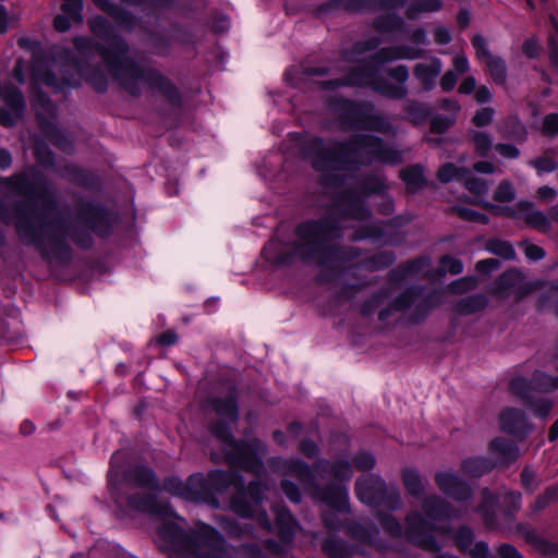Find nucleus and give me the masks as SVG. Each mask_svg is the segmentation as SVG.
Returning a JSON list of instances; mask_svg holds the SVG:
<instances>
[{
    "instance_id": "680f3d73",
    "label": "nucleus",
    "mask_w": 558,
    "mask_h": 558,
    "mask_svg": "<svg viewBox=\"0 0 558 558\" xmlns=\"http://www.w3.org/2000/svg\"><path fill=\"white\" fill-rule=\"evenodd\" d=\"M521 481L523 487L529 492H533L538 486V481L535 473L527 468L522 471Z\"/></svg>"
},
{
    "instance_id": "7ed1b4c3",
    "label": "nucleus",
    "mask_w": 558,
    "mask_h": 558,
    "mask_svg": "<svg viewBox=\"0 0 558 558\" xmlns=\"http://www.w3.org/2000/svg\"><path fill=\"white\" fill-rule=\"evenodd\" d=\"M89 26L94 35L104 43L100 45L89 38L77 37L74 39L76 50L82 56L97 52L109 72L131 95H138L144 86L159 88L166 86V81L157 71L135 63L126 56V44L114 35L106 19L96 16L89 22Z\"/></svg>"
},
{
    "instance_id": "dca6fc26",
    "label": "nucleus",
    "mask_w": 558,
    "mask_h": 558,
    "mask_svg": "<svg viewBox=\"0 0 558 558\" xmlns=\"http://www.w3.org/2000/svg\"><path fill=\"white\" fill-rule=\"evenodd\" d=\"M435 483L438 489L457 501L466 500L472 492L470 486L452 472H438L435 474Z\"/></svg>"
},
{
    "instance_id": "8fccbe9b",
    "label": "nucleus",
    "mask_w": 558,
    "mask_h": 558,
    "mask_svg": "<svg viewBox=\"0 0 558 558\" xmlns=\"http://www.w3.org/2000/svg\"><path fill=\"white\" fill-rule=\"evenodd\" d=\"M472 45L475 49V54L480 61H485L493 54L489 52L486 39L481 35H475L472 38Z\"/></svg>"
},
{
    "instance_id": "f704fd0d",
    "label": "nucleus",
    "mask_w": 558,
    "mask_h": 558,
    "mask_svg": "<svg viewBox=\"0 0 558 558\" xmlns=\"http://www.w3.org/2000/svg\"><path fill=\"white\" fill-rule=\"evenodd\" d=\"M497 498L494 496L488 488H484L482 490V501L477 507V512L481 513L487 525H493V517L490 515V510H493L496 506Z\"/></svg>"
},
{
    "instance_id": "a19ab883",
    "label": "nucleus",
    "mask_w": 558,
    "mask_h": 558,
    "mask_svg": "<svg viewBox=\"0 0 558 558\" xmlns=\"http://www.w3.org/2000/svg\"><path fill=\"white\" fill-rule=\"evenodd\" d=\"M94 3L99 8L101 9L102 11L107 12L109 15H111L112 17H114V20L120 24V25H123L125 27H129L130 26V23H129V20L126 19V16L123 14V12L117 8L116 5H113L112 3H110L109 0H93Z\"/></svg>"
},
{
    "instance_id": "37998d69",
    "label": "nucleus",
    "mask_w": 558,
    "mask_h": 558,
    "mask_svg": "<svg viewBox=\"0 0 558 558\" xmlns=\"http://www.w3.org/2000/svg\"><path fill=\"white\" fill-rule=\"evenodd\" d=\"M61 10L74 22H82L83 0H62Z\"/></svg>"
},
{
    "instance_id": "603ef678",
    "label": "nucleus",
    "mask_w": 558,
    "mask_h": 558,
    "mask_svg": "<svg viewBox=\"0 0 558 558\" xmlns=\"http://www.w3.org/2000/svg\"><path fill=\"white\" fill-rule=\"evenodd\" d=\"M454 211L457 213V215L460 218H462L464 220L480 222V223H487L488 222L487 216H485L484 214L474 211V210H472L470 208L457 207V208H454Z\"/></svg>"
},
{
    "instance_id": "9d476101",
    "label": "nucleus",
    "mask_w": 558,
    "mask_h": 558,
    "mask_svg": "<svg viewBox=\"0 0 558 558\" xmlns=\"http://www.w3.org/2000/svg\"><path fill=\"white\" fill-rule=\"evenodd\" d=\"M356 495L359 499L368 506L397 509L400 504V493L396 486L388 487L380 476L371 474L356 482Z\"/></svg>"
},
{
    "instance_id": "052dcab7",
    "label": "nucleus",
    "mask_w": 558,
    "mask_h": 558,
    "mask_svg": "<svg viewBox=\"0 0 558 558\" xmlns=\"http://www.w3.org/2000/svg\"><path fill=\"white\" fill-rule=\"evenodd\" d=\"M355 468L360 471H367L374 468L375 458L368 452H361L354 458Z\"/></svg>"
},
{
    "instance_id": "412c9836",
    "label": "nucleus",
    "mask_w": 558,
    "mask_h": 558,
    "mask_svg": "<svg viewBox=\"0 0 558 558\" xmlns=\"http://www.w3.org/2000/svg\"><path fill=\"white\" fill-rule=\"evenodd\" d=\"M271 464L286 476L298 478L303 485L308 484L313 477V473L310 468L299 460L286 461L281 459H274Z\"/></svg>"
},
{
    "instance_id": "58836bf2",
    "label": "nucleus",
    "mask_w": 558,
    "mask_h": 558,
    "mask_svg": "<svg viewBox=\"0 0 558 558\" xmlns=\"http://www.w3.org/2000/svg\"><path fill=\"white\" fill-rule=\"evenodd\" d=\"M469 171L464 168H458L453 163L444 165L437 173V178L440 182L448 183L452 180L461 181L464 179Z\"/></svg>"
},
{
    "instance_id": "c756f323",
    "label": "nucleus",
    "mask_w": 558,
    "mask_h": 558,
    "mask_svg": "<svg viewBox=\"0 0 558 558\" xmlns=\"http://www.w3.org/2000/svg\"><path fill=\"white\" fill-rule=\"evenodd\" d=\"M402 180L412 192L425 184L424 171L421 166H411L400 172Z\"/></svg>"
},
{
    "instance_id": "c85d7f7f",
    "label": "nucleus",
    "mask_w": 558,
    "mask_h": 558,
    "mask_svg": "<svg viewBox=\"0 0 558 558\" xmlns=\"http://www.w3.org/2000/svg\"><path fill=\"white\" fill-rule=\"evenodd\" d=\"M465 189L474 196L475 203L483 206V197L488 192V184L485 180L475 178L473 175L465 174L464 179L462 180Z\"/></svg>"
},
{
    "instance_id": "393cba45",
    "label": "nucleus",
    "mask_w": 558,
    "mask_h": 558,
    "mask_svg": "<svg viewBox=\"0 0 558 558\" xmlns=\"http://www.w3.org/2000/svg\"><path fill=\"white\" fill-rule=\"evenodd\" d=\"M316 471L323 476L330 471L332 476L339 481L349 480L352 476L351 465L348 461L339 460L335 464L322 460L317 463Z\"/></svg>"
},
{
    "instance_id": "5fc2aeb1",
    "label": "nucleus",
    "mask_w": 558,
    "mask_h": 558,
    "mask_svg": "<svg viewBox=\"0 0 558 558\" xmlns=\"http://www.w3.org/2000/svg\"><path fill=\"white\" fill-rule=\"evenodd\" d=\"M428 265H429V260L427 258H421V259L414 260L408 265L400 267V269L398 271L401 274V277L407 278V277L418 274V271L423 267L428 266Z\"/></svg>"
},
{
    "instance_id": "9b49d317",
    "label": "nucleus",
    "mask_w": 558,
    "mask_h": 558,
    "mask_svg": "<svg viewBox=\"0 0 558 558\" xmlns=\"http://www.w3.org/2000/svg\"><path fill=\"white\" fill-rule=\"evenodd\" d=\"M545 282L541 280L524 281V276L517 269H510L505 271L495 283V292L500 298H507L514 294L515 299L521 300L536 291L542 289Z\"/></svg>"
},
{
    "instance_id": "2eb2a0df",
    "label": "nucleus",
    "mask_w": 558,
    "mask_h": 558,
    "mask_svg": "<svg viewBox=\"0 0 558 558\" xmlns=\"http://www.w3.org/2000/svg\"><path fill=\"white\" fill-rule=\"evenodd\" d=\"M322 501L330 508L329 512L324 513V522L330 530L340 527L339 521L336 520L338 512L348 510V490L342 484L328 486L319 494Z\"/></svg>"
},
{
    "instance_id": "7c9ffc66",
    "label": "nucleus",
    "mask_w": 558,
    "mask_h": 558,
    "mask_svg": "<svg viewBox=\"0 0 558 558\" xmlns=\"http://www.w3.org/2000/svg\"><path fill=\"white\" fill-rule=\"evenodd\" d=\"M403 20L396 14L379 16L374 22L375 29L383 34L400 32L403 29Z\"/></svg>"
},
{
    "instance_id": "79ce46f5",
    "label": "nucleus",
    "mask_w": 558,
    "mask_h": 558,
    "mask_svg": "<svg viewBox=\"0 0 558 558\" xmlns=\"http://www.w3.org/2000/svg\"><path fill=\"white\" fill-rule=\"evenodd\" d=\"M323 549L331 558H345L349 556V548L344 543L337 539H327L323 545Z\"/></svg>"
},
{
    "instance_id": "cd10ccee",
    "label": "nucleus",
    "mask_w": 558,
    "mask_h": 558,
    "mask_svg": "<svg viewBox=\"0 0 558 558\" xmlns=\"http://www.w3.org/2000/svg\"><path fill=\"white\" fill-rule=\"evenodd\" d=\"M442 8L440 0H418L411 3L407 9V17L416 20L423 13L437 12Z\"/></svg>"
},
{
    "instance_id": "2f4dec72",
    "label": "nucleus",
    "mask_w": 558,
    "mask_h": 558,
    "mask_svg": "<svg viewBox=\"0 0 558 558\" xmlns=\"http://www.w3.org/2000/svg\"><path fill=\"white\" fill-rule=\"evenodd\" d=\"M129 505L131 508L149 513H162L165 510V506H161L157 502L155 498L151 496L137 497L132 496L129 499Z\"/></svg>"
},
{
    "instance_id": "72a5a7b5",
    "label": "nucleus",
    "mask_w": 558,
    "mask_h": 558,
    "mask_svg": "<svg viewBox=\"0 0 558 558\" xmlns=\"http://www.w3.org/2000/svg\"><path fill=\"white\" fill-rule=\"evenodd\" d=\"M487 66L489 74L495 83L504 84L507 78V68L505 61L496 56L488 57L483 61Z\"/></svg>"
},
{
    "instance_id": "423d86ee",
    "label": "nucleus",
    "mask_w": 558,
    "mask_h": 558,
    "mask_svg": "<svg viewBox=\"0 0 558 558\" xmlns=\"http://www.w3.org/2000/svg\"><path fill=\"white\" fill-rule=\"evenodd\" d=\"M213 409L221 422L211 427V433L220 444L223 458L232 465L240 466L253 474L260 476L265 466L262 457L265 453V446L257 439H252L248 444L234 441L229 422H235L238 418L236 393L234 388H230L227 395L211 400Z\"/></svg>"
},
{
    "instance_id": "4be33fe9",
    "label": "nucleus",
    "mask_w": 558,
    "mask_h": 558,
    "mask_svg": "<svg viewBox=\"0 0 558 558\" xmlns=\"http://www.w3.org/2000/svg\"><path fill=\"white\" fill-rule=\"evenodd\" d=\"M518 533L531 545H533L539 553L545 556H549L551 558L558 557V546L551 544L542 537H539L535 532L529 530L526 526L519 524Z\"/></svg>"
},
{
    "instance_id": "864d4df0",
    "label": "nucleus",
    "mask_w": 558,
    "mask_h": 558,
    "mask_svg": "<svg viewBox=\"0 0 558 558\" xmlns=\"http://www.w3.org/2000/svg\"><path fill=\"white\" fill-rule=\"evenodd\" d=\"M476 287V279L474 277H464L449 286V290L453 293H463Z\"/></svg>"
},
{
    "instance_id": "c9c22d12",
    "label": "nucleus",
    "mask_w": 558,
    "mask_h": 558,
    "mask_svg": "<svg viewBox=\"0 0 558 558\" xmlns=\"http://www.w3.org/2000/svg\"><path fill=\"white\" fill-rule=\"evenodd\" d=\"M486 248L494 255L500 256L505 259H513L515 252L510 242L504 240H489L486 244Z\"/></svg>"
},
{
    "instance_id": "de8ad7c7",
    "label": "nucleus",
    "mask_w": 558,
    "mask_h": 558,
    "mask_svg": "<svg viewBox=\"0 0 558 558\" xmlns=\"http://www.w3.org/2000/svg\"><path fill=\"white\" fill-rule=\"evenodd\" d=\"M456 121L453 116L442 117L436 116L432 119L430 122V131L433 133H444L446 132Z\"/></svg>"
},
{
    "instance_id": "5701e85b",
    "label": "nucleus",
    "mask_w": 558,
    "mask_h": 558,
    "mask_svg": "<svg viewBox=\"0 0 558 558\" xmlns=\"http://www.w3.org/2000/svg\"><path fill=\"white\" fill-rule=\"evenodd\" d=\"M274 512L276 515V526L281 538L284 542H290L298 530L295 520L290 512L282 507H275Z\"/></svg>"
},
{
    "instance_id": "f257e3e1",
    "label": "nucleus",
    "mask_w": 558,
    "mask_h": 558,
    "mask_svg": "<svg viewBox=\"0 0 558 558\" xmlns=\"http://www.w3.org/2000/svg\"><path fill=\"white\" fill-rule=\"evenodd\" d=\"M306 154L313 158V167L324 173L322 184L336 198L335 209L340 213V218L300 225L296 253L304 260L315 259L325 265L329 259L343 258L339 248L329 247L338 231L348 227L342 222L348 218L366 220L371 213L364 206L365 197L385 189L380 178L353 180L350 172L354 166L372 162L398 165L402 161V153L384 145L378 137L357 135L349 143L335 144L313 138L306 145Z\"/></svg>"
},
{
    "instance_id": "39448f33",
    "label": "nucleus",
    "mask_w": 558,
    "mask_h": 558,
    "mask_svg": "<svg viewBox=\"0 0 558 558\" xmlns=\"http://www.w3.org/2000/svg\"><path fill=\"white\" fill-rule=\"evenodd\" d=\"M19 46L32 54V77L36 85H46L56 90L76 87L84 76L98 92L106 89V80L102 74L88 73L76 62L66 63L70 51L62 49L54 52L51 60H47L39 43L26 37L19 39Z\"/></svg>"
},
{
    "instance_id": "aec40b11",
    "label": "nucleus",
    "mask_w": 558,
    "mask_h": 558,
    "mask_svg": "<svg viewBox=\"0 0 558 558\" xmlns=\"http://www.w3.org/2000/svg\"><path fill=\"white\" fill-rule=\"evenodd\" d=\"M441 69V61L437 58H430L416 64L414 75L420 81L424 89L430 90L435 86V80L440 74Z\"/></svg>"
},
{
    "instance_id": "bf43d9fd",
    "label": "nucleus",
    "mask_w": 558,
    "mask_h": 558,
    "mask_svg": "<svg viewBox=\"0 0 558 558\" xmlns=\"http://www.w3.org/2000/svg\"><path fill=\"white\" fill-rule=\"evenodd\" d=\"M486 305V299L482 295L471 296L462 301L461 311L464 313H472Z\"/></svg>"
},
{
    "instance_id": "09e8293b",
    "label": "nucleus",
    "mask_w": 558,
    "mask_h": 558,
    "mask_svg": "<svg viewBox=\"0 0 558 558\" xmlns=\"http://www.w3.org/2000/svg\"><path fill=\"white\" fill-rule=\"evenodd\" d=\"M483 207L488 209L495 216H506V217H509V218H512V219L517 218L519 213H520L518 210V207L514 209V208H511V207H508V206L495 205V204L489 203V202L483 203Z\"/></svg>"
},
{
    "instance_id": "f8f14e48",
    "label": "nucleus",
    "mask_w": 558,
    "mask_h": 558,
    "mask_svg": "<svg viewBox=\"0 0 558 558\" xmlns=\"http://www.w3.org/2000/svg\"><path fill=\"white\" fill-rule=\"evenodd\" d=\"M34 107L43 132L49 137L53 145L63 151H70L72 148L71 142L49 121V119L54 118V105L44 94L37 93L34 99Z\"/></svg>"
},
{
    "instance_id": "4c0bfd02",
    "label": "nucleus",
    "mask_w": 558,
    "mask_h": 558,
    "mask_svg": "<svg viewBox=\"0 0 558 558\" xmlns=\"http://www.w3.org/2000/svg\"><path fill=\"white\" fill-rule=\"evenodd\" d=\"M43 221L37 217V215L32 214L28 218L20 216L15 222L17 232L24 241H32L33 229L35 225H41Z\"/></svg>"
},
{
    "instance_id": "6e6552de",
    "label": "nucleus",
    "mask_w": 558,
    "mask_h": 558,
    "mask_svg": "<svg viewBox=\"0 0 558 558\" xmlns=\"http://www.w3.org/2000/svg\"><path fill=\"white\" fill-rule=\"evenodd\" d=\"M422 509L424 515L417 512L408 515L407 536L413 544L423 549L438 551L439 546L429 533L437 532L441 535H449L451 533L449 522L460 518L461 513L436 495L426 497L422 504Z\"/></svg>"
},
{
    "instance_id": "bb28decb",
    "label": "nucleus",
    "mask_w": 558,
    "mask_h": 558,
    "mask_svg": "<svg viewBox=\"0 0 558 558\" xmlns=\"http://www.w3.org/2000/svg\"><path fill=\"white\" fill-rule=\"evenodd\" d=\"M402 482L407 492L414 497H421L424 494L425 487L420 473L407 468L402 471Z\"/></svg>"
},
{
    "instance_id": "b1692460",
    "label": "nucleus",
    "mask_w": 558,
    "mask_h": 558,
    "mask_svg": "<svg viewBox=\"0 0 558 558\" xmlns=\"http://www.w3.org/2000/svg\"><path fill=\"white\" fill-rule=\"evenodd\" d=\"M128 481L132 484L155 490L158 487L154 472L146 466H134L128 472Z\"/></svg>"
},
{
    "instance_id": "1a4fd4ad",
    "label": "nucleus",
    "mask_w": 558,
    "mask_h": 558,
    "mask_svg": "<svg viewBox=\"0 0 558 558\" xmlns=\"http://www.w3.org/2000/svg\"><path fill=\"white\" fill-rule=\"evenodd\" d=\"M558 388V377L554 378L543 372H535L530 381L522 377H515L511 380V392L520 398L526 407L534 410L535 414L545 417L551 410V402L542 399L535 402V393L547 392Z\"/></svg>"
},
{
    "instance_id": "0eeeda50",
    "label": "nucleus",
    "mask_w": 558,
    "mask_h": 558,
    "mask_svg": "<svg viewBox=\"0 0 558 558\" xmlns=\"http://www.w3.org/2000/svg\"><path fill=\"white\" fill-rule=\"evenodd\" d=\"M158 537L160 548L170 558H232L223 537L206 524L187 534L177 524L165 523L159 527Z\"/></svg>"
},
{
    "instance_id": "473e14b6",
    "label": "nucleus",
    "mask_w": 558,
    "mask_h": 558,
    "mask_svg": "<svg viewBox=\"0 0 558 558\" xmlns=\"http://www.w3.org/2000/svg\"><path fill=\"white\" fill-rule=\"evenodd\" d=\"M490 449L506 461H512L519 457L518 446L504 438L494 439L490 444Z\"/></svg>"
},
{
    "instance_id": "e2e57ef3",
    "label": "nucleus",
    "mask_w": 558,
    "mask_h": 558,
    "mask_svg": "<svg viewBox=\"0 0 558 558\" xmlns=\"http://www.w3.org/2000/svg\"><path fill=\"white\" fill-rule=\"evenodd\" d=\"M452 65L454 73L464 74L470 70V63L466 56L463 52L456 53L452 59Z\"/></svg>"
},
{
    "instance_id": "f03ea898",
    "label": "nucleus",
    "mask_w": 558,
    "mask_h": 558,
    "mask_svg": "<svg viewBox=\"0 0 558 558\" xmlns=\"http://www.w3.org/2000/svg\"><path fill=\"white\" fill-rule=\"evenodd\" d=\"M233 486L235 494L231 499V510L243 517H256V520L266 531L271 530V523L265 512H257L262 502L263 485L258 482L250 483L247 490L244 489L243 478L233 471H213L205 477L203 474H193L183 483L179 478L169 477L163 483V488L172 495L193 501L214 502L215 493H222Z\"/></svg>"
},
{
    "instance_id": "4d7b16f0",
    "label": "nucleus",
    "mask_w": 558,
    "mask_h": 558,
    "mask_svg": "<svg viewBox=\"0 0 558 558\" xmlns=\"http://www.w3.org/2000/svg\"><path fill=\"white\" fill-rule=\"evenodd\" d=\"M542 132L547 136H555L558 134V114H547L542 124Z\"/></svg>"
},
{
    "instance_id": "a18cd8bd",
    "label": "nucleus",
    "mask_w": 558,
    "mask_h": 558,
    "mask_svg": "<svg viewBox=\"0 0 558 558\" xmlns=\"http://www.w3.org/2000/svg\"><path fill=\"white\" fill-rule=\"evenodd\" d=\"M515 197V191L513 185L509 181H502L497 186L494 193V199L501 203H508L513 201Z\"/></svg>"
},
{
    "instance_id": "774afa93",
    "label": "nucleus",
    "mask_w": 558,
    "mask_h": 558,
    "mask_svg": "<svg viewBox=\"0 0 558 558\" xmlns=\"http://www.w3.org/2000/svg\"><path fill=\"white\" fill-rule=\"evenodd\" d=\"M282 490L286 494V496L292 501V502H299L301 500V494L296 485L293 483L284 480L281 484Z\"/></svg>"
},
{
    "instance_id": "e433bc0d",
    "label": "nucleus",
    "mask_w": 558,
    "mask_h": 558,
    "mask_svg": "<svg viewBox=\"0 0 558 558\" xmlns=\"http://www.w3.org/2000/svg\"><path fill=\"white\" fill-rule=\"evenodd\" d=\"M529 165L536 170L538 175L554 172L558 168V161L548 151L530 160Z\"/></svg>"
},
{
    "instance_id": "a878e982",
    "label": "nucleus",
    "mask_w": 558,
    "mask_h": 558,
    "mask_svg": "<svg viewBox=\"0 0 558 558\" xmlns=\"http://www.w3.org/2000/svg\"><path fill=\"white\" fill-rule=\"evenodd\" d=\"M462 471L471 477H480L493 470L494 463L486 458H470L462 462Z\"/></svg>"
},
{
    "instance_id": "6ab92c4d",
    "label": "nucleus",
    "mask_w": 558,
    "mask_h": 558,
    "mask_svg": "<svg viewBox=\"0 0 558 558\" xmlns=\"http://www.w3.org/2000/svg\"><path fill=\"white\" fill-rule=\"evenodd\" d=\"M517 207L527 226L543 233L550 231V218L544 211L536 209L533 203L522 201L517 204Z\"/></svg>"
},
{
    "instance_id": "13d9d810",
    "label": "nucleus",
    "mask_w": 558,
    "mask_h": 558,
    "mask_svg": "<svg viewBox=\"0 0 558 558\" xmlns=\"http://www.w3.org/2000/svg\"><path fill=\"white\" fill-rule=\"evenodd\" d=\"M494 114L495 110L493 108H482L475 113L472 121L476 126H486L492 123Z\"/></svg>"
},
{
    "instance_id": "4468645a",
    "label": "nucleus",
    "mask_w": 558,
    "mask_h": 558,
    "mask_svg": "<svg viewBox=\"0 0 558 558\" xmlns=\"http://www.w3.org/2000/svg\"><path fill=\"white\" fill-rule=\"evenodd\" d=\"M439 303V295H424L420 289H410L402 293L396 301L393 306L399 311H404L413 307V313L409 316V319L413 323H417L424 318L429 310Z\"/></svg>"
},
{
    "instance_id": "a211bd4d",
    "label": "nucleus",
    "mask_w": 558,
    "mask_h": 558,
    "mask_svg": "<svg viewBox=\"0 0 558 558\" xmlns=\"http://www.w3.org/2000/svg\"><path fill=\"white\" fill-rule=\"evenodd\" d=\"M5 107L0 109V124L13 125L23 114L25 101L21 90L11 88L4 95Z\"/></svg>"
},
{
    "instance_id": "f3484780",
    "label": "nucleus",
    "mask_w": 558,
    "mask_h": 558,
    "mask_svg": "<svg viewBox=\"0 0 558 558\" xmlns=\"http://www.w3.org/2000/svg\"><path fill=\"white\" fill-rule=\"evenodd\" d=\"M499 426L502 432L517 437H525L532 428L524 413L513 408L501 411Z\"/></svg>"
},
{
    "instance_id": "0e129e2a",
    "label": "nucleus",
    "mask_w": 558,
    "mask_h": 558,
    "mask_svg": "<svg viewBox=\"0 0 558 558\" xmlns=\"http://www.w3.org/2000/svg\"><path fill=\"white\" fill-rule=\"evenodd\" d=\"M383 527L393 536L401 535L402 529L400 523L390 515H385L380 520Z\"/></svg>"
},
{
    "instance_id": "69168bd1",
    "label": "nucleus",
    "mask_w": 558,
    "mask_h": 558,
    "mask_svg": "<svg viewBox=\"0 0 558 558\" xmlns=\"http://www.w3.org/2000/svg\"><path fill=\"white\" fill-rule=\"evenodd\" d=\"M407 111L414 123H418L421 120H424L428 114L426 108L418 104H410Z\"/></svg>"
},
{
    "instance_id": "20e7f679",
    "label": "nucleus",
    "mask_w": 558,
    "mask_h": 558,
    "mask_svg": "<svg viewBox=\"0 0 558 558\" xmlns=\"http://www.w3.org/2000/svg\"><path fill=\"white\" fill-rule=\"evenodd\" d=\"M380 44L379 38L373 37L366 41L357 43L353 51L345 53V59L356 63L351 73L344 81H332L325 84L326 88H335L341 85L371 86L374 90L390 97L402 98L407 94L404 85L409 77V71L405 65H398L389 71V76L398 82L397 85L380 83L376 78L378 68L393 60L416 59L420 57V50L405 46L384 48L372 56L369 59L364 57L367 51L375 50Z\"/></svg>"
},
{
    "instance_id": "49530a36",
    "label": "nucleus",
    "mask_w": 558,
    "mask_h": 558,
    "mask_svg": "<svg viewBox=\"0 0 558 558\" xmlns=\"http://www.w3.org/2000/svg\"><path fill=\"white\" fill-rule=\"evenodd\" d=\"M462 269H463L462 263L457 258H453L450 256H444L440 259V264H439V274L440 275H446V274L458 275L462 271Z\"/></svg>"
},
{
    "instance_id": "338daca9",
    "label": "nucleus",
    "mask_w": 558,
    "mask_h": 558,
    "mask_svg": "<svg viewBox=\"0 0 558 558\" xmlns=\"http://www.w3.org/2000/svg\"><path fill=\"white\" fill-rule=\"evenodd\" d=\"M495 149L507 159H515L520 155V150L512 144H497Z\"/></svg>"
},
{
    "instance_id": "ea45409f",
    "label": "nucleus",
    "mask_w": 558,
    "mask_h": 558,
    "mask_svg": "<svg viewBox=\"0 0 558 558\" xmlns=\"http://www.w3.org/2000/svg\"><path fill=\"white\" fill-rule=\"evenodd\" d=\"M475 151L482 156H488L493 148V140L486 132L474 131L471 133Z\"/></svg>"
},
{
    "instance_id": "c03bdc74",
    "label": "nucleus",
    "mask_w": 558,
    "mask_h": 558,
    "mask_svg": "<svg viewBox=\"0 0 558 558\" xmlns=\"http://www.w3.org/2000/svg\"><path fill=\"white\" fill-rule=\"evenodd\" d=\"M558 497V488L557 487H548L544 494L537 497L535 500L532 510L534 512H538L548 507L553 501H555Z\"/></svg>"
},
{
    "instance_id": "ddd939ff",
    "label": "nucleus",
    "mask_w": 558,
    "mask_h": 558,
    "mask_svg": "<svg viewBox=\"0 0 558 558\" xmlns=\"http://www.w3.org/2000/svg\"><path fill=\"white\" fill-rule=\"evenodd\" d=\"M348 117L352 120L351 128L388 133L391 131L389 122L380 114L375 113L371 104H350Z\"/></svg>"
},
{
    "instance_id": "6e6d98bb",
    "label": "nucleus",
    "mask_w": 558,
    "mask_h": 558,
    "mask_svg": "<svg viewBox=\"0 0 558 558\" xmlns=\"http://www.w3.org/2000/svg\"><path fill=\"white\" fill-rule=\"evenodd\" d=\"M505 123H510L513 130L512 132H507L504 126H500L499 130L504 136H514L521 140L525 138L526 131L517 118H510L509 120L505 121Z\"/></svg>"
},
{
    "instance_id": "3c124183",
    "label": "nucleus",
    "mask_w": 558,
    "mask_h": 558,
    "mask_svg": "<svg viewBox=\"0 0 558 558\" xmlns=\"http://www.w3.org/2000/svg\"><path fill=\"white\" fill-rule=\"evenodd\" d=\"M473 532L469 527H461L456 534V544L461 551H465L473 543Z\"/></svg>"
}]
</instances>
